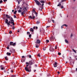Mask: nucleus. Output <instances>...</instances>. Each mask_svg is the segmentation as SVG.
<instances>
[{
    "label": "nucleus",
    "instance_id": "2",
    "mask_svg": "<svg viewBox=\"0 0 77 77\" xmlns=\"http://www.w3.org/2000/svg\"><path fill=\"white\" fill-rule=\"evenodd\" d=\"M23 11L22 12H21V14L22 16L24 17V14L26 12V11H27V9H26V8L25 7L23 9Z\"/></svg>",
    "mask_w": 77,
    "mask_h": 77
},
{
    "label": "nucleus",
    "instance_id": "5",
    "mask_svg": "<svg viewBox=\"0 0 77 77\" xmlns=\"http://www.w3.org/2000/svg\"><path fill=\"white\" fill-rule=\"evenodd\" d=\"M44 5V4H42V5L40 6H38L39 7V11H42L43 9H44V8H43V6Z\"/></svg>",
    "mask_w": 77,
    "mask_h": 77
},
{
    "label": "nucleus",
    "instance_id": "7",
    "mask_svg": "<svg viewBox=\"0 0 77 77\" xmlns=\"http://www.w3.org/2000/svg\"><path fill=\"white\" fill-rule=\"evenodd\" d=\"M32 13H34L35 14L36 17L38 16L37 15H38V13H37V12H36V11H35V10L33 9L32 10Z\"/></svg>",
    "mask_w": 77,
    "mask_h": 77
},
{
    "label": "nucleus",
    "instance_id": "15",
    "mask_svg": "<svg viewBox=\"0 0 77 77\" xmlns=\"http://www.w3.org/2000/svg\"><path fill=\"white\" fill-rule=\"evenodd\" d=\"M40 2H41L42 4H42H44V3H45V1H41Z\"/></svg>",
    "mask_w": 77,
    "mask_h": 77
},
{
    "label": "nucleus",
    "instance_id": "24",
    "mask_svg": "<svg viewBox=\"0 0 77 77\" xmlns=\"http://www.w3.org/2000/svg\"><path fill=\"white\" fill-rule=\"evenodd\" d=\"M53 36H51V38H50V40H52L53 39Z\"/></svg>",
    "mask_w": 77,
    "mask_h": 77
},
{
    "label": "nucleus",
    "instance_id": "39",
    "mask_svg": "<svg viewBox=\"0 0 77 77\" xmlns=\"http://www.w3.org/2000/svg\"><path fill=\"white\" fill-rule=\"evenodd\" d=\"M35 16H33V17L32 18L33 19H35Z\"/></svg>",
    "mask_w": 77,
    "mask_h": 77
},
{
    "label": "nucleus",
    "instance_id": "14",
    "mask_svg": "<svg viewBox=\"0 0 77 77\" xmlns=\"http://www.w3.org/2000/svg\"><path fill=\"white\" fill-rule=\"evenodd\" d=\"M6 54L7 55V56H10L11 54L10 53L7 52V53Z\"/></svg>",
    "mask_w": 77,
    "mask_h": 77
},
{
    "label": "nucleus",
    "instance_id": "50",
    "mask_svg": "<svg viewBox=\"0 0 77 77\" xmlns=\"http://www.w3.org/2000/svg\"><path fill=\"white\" fill-rule=\"evenodd\" d=\"M26 64H29V63H28V62H26Z\"/></svg>",
    "mask_w": 77,
    "mask_h": 77
},
{
    "label": "nucleus",
    "instance_id": "33",
    "mask_svg": "<svg viewBox=\"0 0 77 77\" xmlns=\"http://www.w3.org/2000/svg\"><path fill=\"white\" fill-rule=\"evenodd\" d=\"M58 55H61V53H60L59 52L58 53Z\"/></svg>",
    "mask_w": 77,
    "mask_h": 77
},
{
    "label": "nucleus",
    "instance_id": "49",
    "mask_svg": "<svg viewBox=\"0 0 77 77\" xmlns=\"http://www.w3.org/2000/svg\"><path fill=\"white\" fill-rule=\"evenodd\" d=\"M50 26H47L46 27L47 28H48V27H50Z\"/></svg>",
    "mask_w": 77,
    "mask_h": 77
},
{
    "label": "nucleus",
    "instance_id": "37",
    "mask_svg": "<svg viewBox=\"0 0 77 77\" xmlns=\"http://www.w3.org/2000/svg\"><path fill=\"white\" fill-rule=\"evenodd\" d=\"M12 29H13V30H14V29H15V26H13Z\"/></svg>",
    "mask_w": 77,
    "mask_h": 77
},
{
    "label": "nucleus",
    "instance_id": "60",
    "mask_svg": "<svg viewBox=\"0 0 77 77\" xmlns=\"http://www.w3.org/2000/svg\"><path fill=\"white\" fill-rule=\"evenodd\" d=\"M32 16H34V14H33V13H32Z\"/></svg>",
    "mask_w": 77,
    "mask_h": 77
},
{
    "label": "nucleus",
    "instance_id": "6",
    "mask_svg": "<svg viewBox=\"0 0 77 77\" xmlns=\"http://www.w3.org/2000/svg\"><path fill=\"white\" fill-rule=\"evenodd\" d=\"M66 1V0H61V1L60 2H59L58 4L57 5V6H60L61 5H62V2H65V1Z\"/></svg>",
    "mask_w": 77,
    "mask_h": 77
},
{
    "label": "nucleus",
    "instance_id": "45",
    "mask_svg": "<svg viewBox=\"0 0 77 77\" xmlns=\"http://www.w3.org/2000/svg\"><path fill=\"white\" fill-rule=\"evenodd\" d=\"M12 24H13V26H14V25L15 24V23H14L13 22V23H11Z\"/></svg>",
    "mask_w": 77,
    "mask_h": 77
},
{
    "label": "nucleus",
    "instance_id": "31",
    "mask_svg": "<svg viewBox=\"0 0 77 77\" xmlns=\"http://www.w3.org/2000/svg\"><path fill=\"white\" fill-rule=\"evenodd\" d=\"M43 50H46V48L45 47L43 48Z\"/></svg>",
    "mask_w": 77,
    "mask_h": 77
},
{
    "label": "nucleus",
    "instance_id": "22",
    "mask_svg": "<svg viewBox=\"0 0 77 77\" xmlns=\"http://www.w3.org/2000/svg\"><path fill=\"white\" fill-rule=\"evenodd\" d=\"M38 47L39 46H38V45H37V44L35 45V47H36V48H38Z\"/></svg>",
    "mask_w": 77,
    "mask_h": 77
},
{
    "label": "nucleus",
    "instance_id": "42",
    "mask_svg": "<svg viewBox=\"0 0 77 77\" xmlns=\"http://www.w3.org/2000/svg\"><path fill=\"white\" fill-rule=\"evenodd\" d=\"M14 18H16V16L15 15H14Z\"/></svg>",
    "mask_w": 77,
    "mask_h": 77
},
{
    "label": "nucleus",
    "instance_id": "63",
    "mask_svg": "<svg viewBox=\"0 0 77 77\" xmlns=\"http://www.w3.org/2000/svg\"><path fill=\"white\" fill-rule=\"evenodd\" d=\"M17 32H19L20 31H19V30H18V31H17Z\"/></svg>",
    "mask_w": 77,
    "mask_h": 77
},
{
    "label": "nucleus",
    "instance_id": "26",
    "mask_svg": "<svg viewBox=\"0 0 77 77\" xmlns=\"http://www.w3.org/2000/svg\"><path fill=\"white\" fill-rule=\"evenodd\" d=\"M72 36H73V34L71 33L70 35V37L71 38V37H72Z\"/></svg>",
    "mask_w": 77,
    "mask_h": 77
},
{
    "label": "nucleus",
    "instance_id": "23",
    "mask_svg": "<svg viewBox=\"0 0 77 77\" xmlns=\"http://www.w3.org/2000/svg\"><path fill=\"white\" fill-rule=\"evenodd\" d=\"M17 11H15L14 12V14H16V13H17Z\"/></svg>",
    "mask_w": 77,
    "mask_h": 77
},
{
    "label": "nucleus",
    "instance_id": "62",
    "mask_svg": "<svg viewBox=\"0 0 77 77\" xmlns=\"http://www.w3.org/2000/svg\"><path fill=\"white\" fill-rule=\"evenodd\" d=\"M36 29H38V27H36Z\"/></svg>",
    "mask_w": 77,
    "mask_h": 77
},
{
    "label": "nucleus",
    "instance_id": "1",
    "mask_svg": "<svg viewBox=\"0 0 77 77\" xmlns=\"http://www.w3.org/2000/svg\"><path fill=\"white\" fill-rule=\"evenodd\" d=\"M29 66V65L27 64L26 65V66L25 68V69L26 71H27V72H31V69L32 68L30 66L29 67H27V66Z\"/></svg>",
    "mask_w": 77,
    "mask_h": 77
},
{
    "label": "nucleus",
    "instance_id": "3",
    "mask_svg": "<svg viewBox=\"0 0 77 77\" xmlns=\"http://www.w3.org/2000/svg\"><path fill=\"white\" fill-rule=\"evenodd\" d=\"M5 23L6 24H7V25H8V27H9V25H10L11 21H9L8 22V19H6L5 20Z\"/></svg>",
    "mask_w": 77,
    "mask_h": 77
},
{
    "label": "nucleus",
    "instance_id": "40",
    "mask_svg": "<svg viewBox=\"0 0 77 77\" xmlns=\"http://www.w3.org/2000/svg\"><path fill=\"white\" fill-rule=\"evenodd\" d=\"M38 56V57H40V55H39V54H38V55H37Z\"/></svg>",
    "mask_w": 77,
    "mask_h": 77
},
{
    "label": "nucleus",
    "instance_id": "25",
    "mask_svg": "<svg viewBox=\"0 0 77 77\" xmlns=\"http://www.w3.org/2000/svg\"><path fill=\"white\" fill-rule=\"evenodd\" d=\"M16 45V43H14L13 44V46H15Z\"/></svg>",
    "mask_w": 77,
    "mask_h": 77
},
{
    "label": "nucleus",
    "instance_id": "28",
    "mask_svg": "<svg viewBox=\"0 0 77 77\" xmlns=\"http://www.w3.org/2000/svg\"><path fill=\"white\" fill-rule=\"evenodd\" d=\"M39 23H40V22L38 21H37V22H36V24H39Z\"/></svg>",
    "mask_w": 77,
    "mask_h": 77
},
{
    "label": "nucleus",
    "instance_id": "18",
    "mask_svg": "<svg viewBox=\"0 0 77 77\" xmlns=\"http://www.w3.org/2000/svg\"><path fill=\"white\" fill-rule=\"evenodd\" d=\"M65 42H66V43L67 44H68V40L65 39Z\"/></svg>",
    "mask_w": 77,
    "mask_h": 77
},
{
    "label": "nucleus",
    "instance_id": "59",
    "mask_svg": "<svg viewBox=\"0 0 77 77\" xmlns=\"http://www.w3.org/2000/svg\"><path fill=\"white\" fill-rule=\"evenodd\" d=\"M60 2V0H58V2Z\"/></svg>",
    "mask_w": 77,
    "mask_h": 77
},
{
    "label": "nucleus",
    "instance_id": "47",
    "mask_svg": "<svg viewBox=\"0 0 77 77\" xmlns=\"http://www.w3.org/2000/svg\"><path fill=\"white\" fill-rule=\"evenodd\" d=\"M55 49H57V46H56L55 48Z\"/></svg>",
    "mask_w": 77,
    "mask_h": 77
},
{
    "label": "nucleus",
    "instance_id": "57",
    "mask_svg": "<svg viewBox=\"0 0 77 77\" xmlns=\"http://www.w3.org/2000/svg\"><path fill=\"white\" fill-rule=\"evenodd\" d=\"M48 5H50V2H49Z\"/></svg>",
    "mask_w": 77,
    "mask_h": 77
},
{
    "label": "nucleus",
    "instance_id": "30",
    "mask_svg": "<svg viewBox=\"0 0 77 77\" xmlns=\"http://www.w3.org/2000/svg\"><path fill=\"white\" fill-rule=\"evenodd\" d=\"M57 65H56L54 64V67H55V68L57 67Z\"/></svg>",
    "mask_w": 77,
    "mask_h": 77
},
{
    "label": "nucleus",
    "instance_id": "48",
    "mask_svg": "<svg viewBox=\"0 0 77 77\" xmlns=\"http://www.w3.org/2000/svg\"><path fill=\"white\" fill-rule=\"evenodd\" d=\"M17 8H18V9H19V8H20V6H18L17 7Z\"/></svg>",
    "mask_w": 77,
    "mask_h": 77
},
{
    "label": "nucleus",
    "instance_id": "4",
    "mask_svg": "<svg viewBox=\"0 0 77 77\" xmlns=\"http://www.w3.org/2000/svg\"><path fill=\"white\" fill-rule=\"evenodd\" d=\"M35 2L36 3V5H38V6H41V5H42V4L39 2H38L37 0H34Z\"/></svg>",
    "mask_w": 77,
    "mask_h": 77
},
{
    "label": "nucleus",
    "instance_id": "43",
    "mask_svg": "<svg viewBox=\"0 0 77 77\" xmlns=\"http://www.w3.org/2000/svg\"><path fill=\"white\" fill-rule=\"evenodd\" d=\"M31 36H32V35L29 34V37H31Z\"/></svg>",
    "mask_w": 77,
    "mask_h": 77
},
{
    "label": "nucleus",
    "instance_id": "46",
    "mask_svg": "<svg viewBox=\"0 0 77 77\" xmlns=\"http://www.w3.org/2000/svg\"><path fill=\"white\" fill-rule=\"evenodd\" d=\"M27 34H30V32H27Z\"/></svg>",
    "mask_w": 77,
    "mask_h": 77
},
{
    "label": "nucleus",
    "instance_id": "32",
    "mask_svg": "<svg viewBox=\"0 0 77 77\" xmlns=\"http://www.w3.org/2000/svg\"><path fill=\"white\" fill-rule=\"evenodd\" d=\"M3 3V1L1 0L0 1V3Z\"/></svg>",
    "mask_w": 77,
    "mask_h": 77
},
{
    "label": "nucleus",
    "instance_id": "9",
    "mask_svg": "<svg viewBox=\"0 0 77 77\" xmlns=\"http://www.w3.org/2000/svg\"><path fill=\"white\" fill-rule=\"evenodd\" d=\"M49 50L50 51H54V50L52 47H51L49 49Z\"/></svg>",
    "mask_w": 77,
    "mask_h": 77
},
{
    "label": "nucleus",
    "instance_id": "61",
    "mask_svg": "<svg viewBox=\"0 0 77 77\" xmlns=\"http://www.w3.org/2000/svg\"><path fill=\"white\" fill-rule=\"evenodd\" d=\"M24 57H25L24 56H22V58H24Z\"/></svg>",
    "mask_w": 77,
    "mask_h": 77
},
{
    "label": "nucleus",
    "instance_id": "13",
    "mask_svg": "<svg viewBox=\"0 0 77 77\" xmlns=\"http://www.w3.org/2000/svg\"><path fill=\"white\" fill-rule=\"evenodd\" d=\"M6 17H7V18H11V17L9 16V15L8 14H6Z\"/></svg>",
    "mask_w": 77,
    "mask_h": 77
},
{
    "label": "nucleus",
    "instance_id": "35",
    "mask_svg": "<svg viewBox=\"0 0 77 77\" xmlns=\"http://www.w3.org/2000/svg\"><path fill=\"white\" fill-rule=\"evenodd\" d=\"M29 58H31L32 57V56H31V55H29Z\"/></svg>",
    "mask_w": 77,
    "mask_h": 77
},
{
    "label": "nucleus",
    "instance_id": "27",
    "mask_svg": "<svg viewBox=\"0 0 77 77\" xmlns=\"http://www.w3.org/2000/svg\"><path fill=\"white\" fill-rule=\"evenodd\" d=\"M5 59L6 60H8V59H7V57H5Z\"/></svg>",
    "mask_w": 77,
    "mask_h": 77
},
{
    "label": "nucleus",
    "instance_id": "52",
    "mask_svg": "<svg viewBox=\"0 0 77 77\" xmlns=\"http://www.w3.org/2000/svg\"><path fill=\"white\" fill-rule=\"evenodd\" d=\"M35 27H36L34 26V27H33V29H35Z\"/></svg>",
    "mask_w": 77,
    "mask_h": 77
},
{
    "label": "nucleus",
    "instance_id": "44",
    "mask_svg": "<svg viewBox=\"0 0 77 77\" xmlns=\"http://www.w3.org/2000/svg\"><path fill=\"white\" fill-rule=\"evenodd\" d=\"M12 77H15V76L14 75H12Z\"/></svg>",
    "mask_w": 77,
    "mask_h": 77
},
{
    "label": "nucleus",
    "instance_id": "36",
    "mask_svg": "<svg viewBox=\"0 0 77 77\" xmlns=\"http://www.w3.org/2000/svg\"><path fill=\"white\" fill-rule=\"evenodd\" d=\"M12 31H10V32H9V33H10V34H11L12 33Z\"/></svg>",
    "mask_w": 77,
    "mask_h": 77
},
{
    "label": "nucleus",
    "instance_id": "20",
    "mask_svg": "<svg viewBox=\"0 0 77 77\" xmlns=\"http://www.w3.org/2000/svg\"><path fill=\"white\" fill-rule=\"evenodd\" d=\"M57 62H55V63L54 64V65H57Z\"/></svg>",
    "mask_w": 77,
    "mask_h": 77
},
{
    "label": "nucleus",
    "instance_id": "17",
    "mask_svg": "<svg viewBox=\"0 0 77 77\" xmlns=\"http://www.w3.org/2000/svg\"><path fill=\"white\" fill-rule=\"evenodd\" d=\"M0 67V68H1V69L2 70H3L4 69V67H3V66H1Z\"/></svg>",
    "mask_w": 77,
    "mask_h": 77
},
{
    "label": "nucleus",
    "instance_id": "51",
    "mask_svg": "<svg viewBox=\"0 0 77 77\" xmlns=\"http://www.w3.org/2000/svg\"><path fill=\"white\" fill-rule=\"evenodd\" d=\"M4 2H7V0H4Z\"/></svg>",
    "mask_w": 77,
    "mask_h": 77
},
{
    "label": "nucleus",
    "instance_id": "54",
    "mask_svg": "<svg viewBox=\"0 0 77 77\" xmlns=\"http://www.w3.org/2000/svg\"><path fill=\"white\" fill-rule=\"evenodd\" d=\"M57 73H58V74H60V72L58 71V72H57Z\"/></svg>",
    "mask_w": 77,
    "mask_h": 77
},
{
    "label": "nucleus",
    "instance_id": "10",
    "mask_svg": "<svg viewBox=\"0 0 77 77\" xmlns=\"http://www.w3.org/2000/svg\"><path fill=\"white\" fill-rule=\"evenodd\" d=\"M11 21V23H13L14 22V20H13V18L12 17H11V20H10Z\"/></svg>",
    "mask_w": 77,
    "mask_h": 77
},
{
    "label": "nucleus",
    "instance_id": "19",
    "mask_svg": "<svg viewBox=\"0 0 77 77\" xmlns=\"http://www.w3.org/2000/svg\"><path fill=\"white\" fill-rule=\"evenodd\" d=\"M13 42H10V45H13Z\"/></svg>",
    "mask_w": 77,
    "mask_h": 77
},
{
    "label": "nucleus",
    "instance_id": "29",
    "mask_svg": "<svg viewBox=\"0 0 77 77\" xmlns=\"http://www.w3.org/2000/svg\"><path fill=\"white\" fill-rule=\"evenodd\" d=\"M63 26H66V27H68V25L66 24H64L63 25Z\"/></svg>",
    "mask_w": 77,
    "mask_h": 77
},
{
    "label": "nucleus",
    "instance_id": "8",
    "mask_svg": "<svg viewBox=\"0 0 77 77\" xmlns=\"http://www.w3.org/2000/svg\"><path fill=\"white\" fill-rule=\"evenodd\" d=\"M35 43V44H40V43H41V41L39 39H38L37 40V41Z\"/></svg>",
    "mask_w": 77,
    "mask_h": 77
},
{
    "label": "nucleus",
    "instance_id": "38",
    "mask_svg": "<svg viewBox=\"0 0 77 77\" xmlns=\"http://www.w3.org/2000/svg\"><path fill=\"white\" fill-rule=\"evenodd\" d=\"M29 18H31V19H32V16H29Z\"/></svg>",
    "mask_w": 77,
    "mask_h": 77
},
{
    "label": "nucleus",
    "instance_id": "11",
    "mask_svg": "<svg viewBox=\"0 0 77 77\" xmlns=\"http://www.w3.org/2000/svg\"><path fill=\"white\" fill-rule=\"evenodd\" d=\"M21 9H22V8L21 7H20V9L18 11V12H19V13H20L22 12V11H21Z\"/></svg>",
    "mask_w": 77,
    "mask_h": 77
},
{
    "label": "nucleus",
    "instance_id": "58",
    "mask_svg": "<svg viewBox=\"0 0 77 77\" xmlns=\"http://www.w3.org/2000/svg\"><path fill=\"white\" fill-rule=\"evenodd\" d=\"M11 72H13V70L11 71Z\"/></svg>",
    "mask_w": 77,
    "mask_h": 77
},
{
    "label": "nucleus",
    "instance_id": "16",
    "mask_svg": "<svg viewBox=\"0 0 77 77\" xmlns=\"http://www.w3.org/2000/svg\"><path fill=\"white\" fill-rule=\"evenodd\" d=\"M30 31V32H33V31H34V30H33V29L31 28Z\"/></svg>",
    "mask_w": 77,
    "mask_h": 77
},
{
    "label": "nucleus",
    "instance_id": "64",
    "mask_svg": "<svg viewBox=\"0 0 77 77\" xmlns=\"http://www.w3.org/2000/svg\"><path fill=\"white\" fill-rule=\"evenodd\" d=\"M76 71H77V68L76 69Z\"/></svg>",
    "mask_w": 77,
    "mask_h": 77
},
{
    "label": "nucleus",
    "instance_id": "55",
    "mask_svg": "<svg viewBox=\"0 0 77 77\" xmlns=\"http://www.w3.org/2000/svg\"><path fill=\"white\" fill-rule=\"evenodd\" d=\"M14 10H12V12H14Z\"/></svg>",
    "mask_w": 77,
    "mask_h": 77
},
{
    "label": "nucleus",
    "instance_id": "12",
    "mask_svg": "<svg viewBox=\"0 0 77 77\" xmlns=\"http://www.w3.org/2000/svg\"><path fill=\"white\" fill-rule=\"evenodd\" d=\"M29 65H32V64H33V63L32 62V60L29 61Z\"/></svg>",
    "mask_w": 77,
    "mask_h": 77
},
{
    "label": "nucleus",
    "instance_id": "53",
    "mask_svg": "<svg viewBox=\"0 0 77 77\" xmlns=\"http://www.w3.org/2000/svg\"><path fill=\"white\" fill-rule=\"evenodd\" d=\"M7 48V49H9V47H8Z\"/></svg>",
    "mask_w": 77,
    "mask_h": 77
},
{
    "label": "nucleus",
    "instance_id": "56",
    "mask_svg": "<svg viewBox=\"0 0 77 77\" xmlns=\"http://www.w3.org/2000/svg\"><path fill=\"white\" fill-rule=\"evenodd\" d=\"M61 26V28H62V29L63 28V26Z\"/></svg>",
    "mask_w": 77,
    "mask_h": 77
},
{
    "label": "nucleus",
    "instance_id": "21",
    "mask_svg": "<svg viewBox=\"0 0 77 77\" xmlns=\"http://www.w3.org/2000/svg\"><path fill=\"white\" fill-rule=\"evenodd\" d=\"M72 50L75 53H76V51H75L74 49H72Z\"/></svg>",
    "mask_w": 77,
    "mask_h": 77
},
{
    "label": "nucleus",
    "instance_id": "41",
    "mask_svg": "<svg viewBox=\"0 0 77 77\" xmlns=\"http://www.w3.org/2000/svg\"><path fill=\"white\" fill-rule=\"evenodd\" d=\"M61 9H63V5H61Z\"/></svg>",
    "mask_w": 77,
    "mask_h": 77
},
{
    "label": "nucleus",
    "instance_id": "34",
    "mask_svg": "<svg viewBox=\"0 0 77 77\" xmlns=\"http://www.w3.org/2000/svg\"><path fill=\"white\" fill-rule=\"evenodd\" d=\"M46 41L47 42H49V40H47Z\"/></svg>",
    "mask_w": 77,
    "mask_h": 77
}]
</instances>
